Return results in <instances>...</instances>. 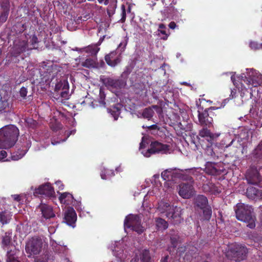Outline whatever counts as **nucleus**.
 I'll return each mask as SVG.
<instances>
[{
  "instance_id": "obj_1",
  "label": "nucleus",
  "mask_w": 262,
  "mask_h": 262,
  "mask_svg": "<svg viewBox=\"0 0 262 262\" xmlns=\"http://www.w3.org/2000/svg\"><path fill=\"white\" fill-rule=\"evenodd\" d=\"M225 103L223 102L219 107L211 106L204 109L201 105L198 109V119L199 124L203 127L210 128L213 126L214 114H219L220 117L225 116L226 112L223 110Z\"/></svg>"
},
{
  "instance_id": "obj_2",
  "label": "nucleus",
  "mask_w": 262,
  "mask_h": 262,
  "mask_svg": "<svg viewBox=\"0 0 262 262\" xmlns=\"http://www.w3.org/2000/svg\"><path fill=\"white\" fill-rule=\"evenodd\" d=\"M235 216L241 222L247 224L250 229H254L256 226V216L252 206L244 203H237L234 207Z\"/></svg>"
},
{
  "instance_id": "obj_3",
  "label": "nucleus",
  "mask_w": 262,
  "mask_h": 262,
  "mask_svg": "<svg viewBox=\"0 0 262 262\" xmlns=\"http://www.w3.org/2000/svg\"><path fill=\"white\" fill-rule=\"evenodd\" d=\"M19 129L14 125L0 129V148H8L14 145L18 139Z\"/></svg>"
},
{
  "instance_id": "obj_4",
  "label": "nucleus",
  "mask_w": 262,
  "mask_h": 262,
  "mask_svg": "<svg viewBox=\"0 0 262 262\" xmlns=\"http://www.w3.org/2000/svg\"><path fill=\"white\" fill-rule=\"evenodd\" d=\"M157 210L161 213H166V216L170 220L173 224L181 223L182 220L181 208L170 204L164 201H161L158 203Z\"/></svg>"
},
{
  "instance_id": "obj_5",
  "label": "nucleus",
  "mask_w": 262,
  "mask_h": 262,
  "mask_svg": "<svg viewBox=\"0 0 262 262\" xmlns=\"http://www.w3.org/2000/svg\"><path fill=\"white\" fill-rule=\"evenodd\" d=\"M42 247L43 241L40 237H32L26 243L25 251L27 256L31 258L39 254L42 250Z\"/></svg>"
},
{
  "instance_id": "obj_6",
  "label": "nucleus",
  "mask_w": 262,
  "mask_h": 262,
  "mask_svg": "<svg viewBox=\"0 0 262 262\" xmlns=\"http://www.w3.org/2000/svg\"><path fill=\"white\" fill-rule=\"evenodd\" d=\"M248 252L245 246L234 244L229 248L226 256L235 261H241L246 258Z\"/></svg>"
},
{
  "instance_id": "obj_7",
  "label": "nucleus",
  "mask_w": 262,
  "mask_h": 262,
  "mask_svg": "<svg viewBox=\"0 0 262 262\" xmlns=\"http://www.w3.org/2000/svg\"><path fill=\"white\" fill-rule=\"evenodd\" d=\"M124 228L131 229L132 230L141 234L144 232L145 228L141 225V219L138 214H129L126 216L124 221Z\"/></svg>"
},
{
  "instance_id": "obj_8",
  "label": "nucleus",
  "mask_w": 262,
  "mask_h": 262,
  "mask_svg": "<svg viewBox=\"0 0 262 262\" xmlns=\"http://www.w3.org/2000/svg\"><path fill=\"white\" fill-rule=\"evenodd\" d=\"M243 81L249 86L250 98H252L255 93V89L253 90L252 88H257L262 83V75L255 71L248 74Z\"/></svg>"
},
{
  "instance_id": "obj_9",
  "label": "nucleus",
  "mask_w": 262,
  "mask_h": 262,
  "mask_svg": "<svg viewBox=\"0 0 262 262\" xmlns=\"http://www.w3.org/2000/svg\"><path fill=\"white\" fill-rule=\"evenodd\" d=\"M195 146L198 150L203 149L205 153L213 160H216L219 158V154L216 152V149L217 147H213L212 142L205 141L204 139H201L198 137V143L195 144Z\"/></svg>"
},
{
  "instance_id": "obj_10",
  "label": "nucleus",
  "mask_w": 262,
  "mask_h": 262,
  "mask_svg": "<svg viewBox=\"0 0 262 262\" xmlns=\"http://www.w3.org/2000/svg\"><path fill=\"white\" fill-rule=\"evenodd\" d=\"M169 145L163 144L158 141L152 142L150 148L144 154V156L149 157L151 155L155 154H166L169 152Z\"/></svg>"
},
{
  "instance_id": "obj_11",
  "label": "nucleus",
  "mask_w": 262,
  "mask_h": 262,
  "mask_svg": "<svg viewBox=\"0 0 262 262\" xmlns=\"http://www.w3.org/2000/svg\"><path fill=\"white\" fill-rule=\"evenodd\" d=\"M102 83L106 87L120 89L123 88L126 82L121 79H114L109 77L103 76L100 78Z\"/></svg>"
},
{
  "instance_id": "obj_12",
  "label": "nucleus",
  "mask_w": 262,
  "mask_h": 262,
  "mask_svg": "<svg viewBox=\"0 0 262 262\" xmlns=\"http://www.w3.org/2000/svg\"><path fill=\"white\" fill-rule=\"evenodd\" d=\"M194 193V188L192 184L182 183L179 185V194L184 199H189Z\"/></svg>"
},
{
  "instance_id": "obj_13",
  "label": "nucleus",
  "mask_w": 262,
  "mask_h": 262,
  "mask_svg": "<svg viewBox=\"0 0 262 262\" xmlns=\"http://www.w3.org/2000/svg\"><path fill=\"white\" fill-rule=\"evenodd\" d=\"M34 194L35 195L41 194L48 197H53L55 195L54 189L50 183H47L36 188L34 191Z\"/></svg>"
},
{
  "instance_id": "obj_14",
  "label": "nucleus",
  "mask_w": 262,
  "mask_h": 262,
  "mask_svg": "<svg viewBox=\"0 0 262 262\" xmlns=\"http://www.w3.org/2000/svg\"><path fill=\"white\" fill-rule=\"evenodd\" d=\"M54 91L59 94L62 98L66 99L68 96L69 85L67 80H60L55 86Z\"/></svg>"
},
{
  "instance_id": "obj_15",
  "label": "nucleus",
  "mask_w": 262,
  "mask_h": 262,
  "mask_svg": "<svg viewBox=\"0 0 262 262\" xmlns=\"http://www.w3.org/2000/svg\"><path fill=\"white\" fill-rule=\"evenodd\" d=\"M105 60L108 66L115 67L121 62V54L117 50L113 51L105 56Z\"/></svg>"
},
{
  "instance_id": "obj_16",
  "label": "nucleus",
  "mask_w": 262,
  "mask_h": 262,
  "mask_svg": "<svg viewBox=\"0 0 262 262\" xmlns=\"http://www.w3.org/2000/svg\"><path fill=\"white\" fill-rule=\"evenodd\" d=\"M150 262V253L148 249L139 250L136 253L134 258L131 259L130 262Z\"/></svg>"
},
{
  "instance_id": "obj_17",
  "label": "nucleus",
  "mask_w": 262,
  "mask_h": 262,
  "mask_svg": "<svg viewBox=\"0 0 262 262\" xmlns=\"http://www.w3.org/2000/svg\"><path fill=\"white\" fill-rule=\"evenodd\" d=\"M246 179L249 184L257 185L261 181L259 172L256 169L248 170L246 174Z\"/></svg>"
},
{
  "instance_id": "obj_18",
  "label": "nucleus",
  "mask_w": 262,
  "mask_h": 262,
  "mask_svg": "<svg viewBox=\"0 0 262 262\" xmlns=\"http://www.w3.org/2000/svg\"><path fill=\"white\" fill-rule=\"evenodd\" d=\"M246 195L250 200L255 201L262 200V190L253 187L249 186L247 188Z\"/></svg>"
},
{
  "instance_id": "obj_19",
  "label": "nucleus",
  "mask_w": 262,
  "mask_h": 262,
  "mask_svg": "<svg viewBox=\"0 0 262 262\" xmlns=\"http://www.w3.org/2000/svg\"><path fill=\"white\" fill-rule=\"evenodd\" d=\"M64 222L72 227H75L77 220V214L73 208H70L66 211L64 215Z\"/></svg>"
},
{
  "instance_id": "obj_20",
  "label": "nucleus",
  "mask_w": 262,
  "mask_h": 262,
  "mask_svg": "<svg viewBox=\"0 0 262 262\" xmlns=\"http://www.w3.org/2000/svg\"><path fill=\"white\" fill-rule=\"evenodd\" d=\"M38 208L41 212L42 217L46 220L50 219L55 216V214L53 212V208L47 204L40 203Z\"/></svg>"
},
{
  "instance_id": "obj_21",
  "label": "nucleus",
  "mask_w": 262,
  "mask_h": 262,
  "mask_svg": "<svg viewBox=\"0 0 262 262\" xmlns=\"http://www.w3.org/2000/svg\"><path fill=\"white\" fill-rule=\"evenodd\" d=\"M208 128L203 127V128L200 130L199 135L197 136L198 140L199 137L201 139H204L205 141L212 142L215 138L218 137V135L212 133ZM197 143H198V141L196 144Z\"/></svg>"
},
{
  "instance_id": "obj_22",
  "label": "nucleus",
  "mask_w": 262,
  "mask_h": 262,
  "mask_svg": "<svg viewBox=\"0 0 262 262\" xmlns=\"http://www.w3.org/2000/svg\"><path fill=\"white\" fill-rule=\"evenodd\" d=\"M44 69L43 71L41 70V75L43 76V78L45 79L46 82H52L55 75L57 74V72L56 71H53V66L51 67L48 66V69H47V71L45 70V68L43 67Z\"/></svg>"
},
{
  "instance_id": "obj_23",
  "label": "nucleus",
  "mask_w": 262,
  "mask_h": 262,
  "mask_svg": "<svg viewBox=\"0 0 262 262\" xmlns=\"http://www.w3.org/2000/svg\"><path fill=\"white\" fill-rule=\"evenodd\" d=\"M208 201L207 197L203 195H198L194 198L195 205L200 209L208 206Z\"/></svg>"
},
{
  "instance_id": "obj_24",
  "label": "nucleus",
  "mask_w": 262,
  "mask_h": 262,
  "mask_svg": "<svg viewBox=\"0 0 262 262\" xmlns=\"http://www.w3.org/2000/svg\"><path fill=\"white\" fill-rule=\"evenodd\" d=\"M205 169L206 172L210 175H220L222 172L221 170L216 167L214 163L211 162H208L206 164Z\"/></svg>"
},
{
  "instance_id": "obj_25",
  "label": "nucleus",
  "mask_w": 262,
  "mask_h": 262,
  "mask_svg": "<svg viewBox=\"0 0 262 262\" xmlns=\"http://www.w3.org/2000/svg\"><path fill=\"white\" fill-rule=\"evenodd\" d=\"M122 105L120 103H116L110 108H107V111L114 117L115 120H117L120 114Z\"/></svg>"
},
{
  "instance_id": "obj_26",
  "label": "nucleus",
  "mask_w": 262,
  "mask_h": 262,
  "mask_svg": "<svg viewBox=\"0 0 262 262\" xmlns=\"http://www.w3.org/2000/svg\"><path fill=\"white\" fill-rule=\"evenodd\" d=\"M57 192L60 194L59 200L61 203L69 205L73 202L74 197L72 194L67 192L59 193L58 191Z\"/></svg>"
},
{
  "instance_id": "obj_27",
  "label": "nucleus",
  "mask_w": 262,
  "mask_h": 262,
  "mask_svg": "<svg viewBox=\"0 0 262 262\" xmlns=\"http://www.w3.org/2000/svg\"><path fill=\"white\" fill-rule=\"evenodd\" d=\"M12 213L7 210L0 212V222L3 225L8 224L12 219Z\"/></svg>"
},
{
  "instance_id": "obj_28",
  "label": "nucleus",
  "mask_w": 262,
  "mask_h": 262,
  "mask_svg": "<svg viewBox=\"0 0 262 262\" xmlns=\"http://www.w3.org/2000/svg\"><path fill=\"white\" fill-rule=\"evenodd\" d=\"M12 232L8 231L2 236V245L3 248L9 246L11 244Z\"/></svg>"
},
{
  "instance_id": "obj_29",
  "label": "nucleus",
  "mask_w": 262,
  "mask_h": 262,
  "mask_svg": "<svg viewBox=\"0 0 262 262\" xmlns=\"http://www.w3.org/2000/svg\"><path fill=\"white\" fill-rule=\"evenodd\" d=\"M82 50L85 53L92 56H96L100 50V48L97 47V45L93 44L83 48Z\"/></svg>"
},
{
  "instance_id": "obj_30",
  "label": "nucleus",
  "mask_w": 262,
  "mask_h": 262,
  "mask_svg": "<svg viewBox=\"0 0 262 262\" xmlns=\"http://www.w3.org/2000/svg\"><path fill=\"white\" fill-rule=\"evenodd\" d=\"M156 225L157 229L160 230H165L168 227V223L164 219L158 217L155 219Z\"/></svg>"
},
{
  "instance_id": "obj_31",
  "label": "nucleus",
  "mask_w": 262,
  "mask_h": 262,
  "mask_svg": "<svg viewBox=\"0 0 262 262\" xmlns=\"http://www.w3.org/2000/svg\"><path fill=\"white\" fill-rule=\"evenodd\" d=\"M203 187L206 191H208L212 194H219L221 192V191L219 190L215 184L212 183L204 185Z\"/></svg>"
},
{
  "instance_id": "obj_32",
  "label": "nucleus",
  "mask_w": 262,
  "mask_h": 262,
  "mask_svg": "<svg viewBox=\"0 0 262 262\" xmlns=\"http://www.w3.org/2000/svg\"><path fill=\"white\" fill-rule=\"evenodd\" d=\"M27 151V149H18L17 151L11 153V158L13 160H18L24 156Z\"/></svg>"
},
{
  "instance_id": "obj_33",
  "label": "nucleus",
  "mask_w": 262,
  "mask_h": 262,
  "mask_svg": "<svg viewBox=\"0 0 262 262\" xmlns=\"http://www.w3.org/2000/svg\"><path fill=\"white\" fill-rule=\"evenodd\" d=\"M154 114V112L151 107L145 108L142 114V115L144 118L150 120Z\"/></svg>"
},
{
  "instance_id": "obj_34",
  "label": "nucleus",
  "mask_w": 262,
  "mask_h": 262,
  "mask_svg": "<svg viewBox=\"0 0 262 262\" xmlns=\"http://www.w3.org/2000/svg\"><path fill=\"white\" fill-rule=\"evenodd\" d=\"M187 171H182V173H178L177 177L184 181H186L189 183H193V179L192 177L189 174L187 173Z\"/></svg>"
},
{
  "instance_id": "obj_35",
  "label": "nucleus",
  "mask_w": 262,
  "mask_h": 262,
  "mask_svg": "<svg viewBox=\"0 0 262 262\" xmlns=\"http://www.w3.org/2000/svg\"><path fill=\"white\" fill-rule=\"evenodd\" d=\"M82 66L87 68H95L96 65V61L91 58H87L81 62Z\"/></svg>"
},
{
  "instance_id": "obj_36",
  "label": "nucleus",
  "mask_w": 262,
  "mask_h": 262,
  "mask_svg": "<svg viewBox=\"0 0 262 262\" xmlns=\"http://www.w3.org/2000/svg\"><path fill=\"white\" fill-rule=\"evenodd\" d=\"M203 210V216L205 220H209L212 215V209L210 206L208 205L204 208H202Z\"/></svg>"
},
{
  "instance_id": "obj_37",
  "label": "nucleus",
  "mask_w": 262,
  "mask_h": 262,
  "mask_svg": "<svg viewBox=\"0 0 262 262\" xmlns=\"http://www.w3.org/2000/svg\"><path fill=\"white\" fill-rule=\"evenodd\" d=\"M164 12L170 16H174L177 14L178 10L174 6L169 5L165 8Z\"/></svg>"
},
{
  "instance_id": "obj_38",
  "label": "nucleus",
  "mask_w": 262,
  "mask_h": 262,
  "mask_svg": "<svg viewBox=\"0 0 262 262\" xmlns=\"http://www.w3.org/2000/svg\"><path fill=\"white\" fill-rule=\"evenodd\" d=\"M179 238L180 236L178 233H174L170 235V243L173 248H176L177 247Z\"/></svg>"
},
{
  "instance_id": "obj_39",
  "label": "nucleus",
  "mask_w": 262,
  "mask_h": 262,
  "mask_svg": "<svg viewBox=\"0 0 262 262\" xmlns=\"http://www.w3.org/2000/svg\"><path fill=\"white\" fill-rule=\"evenodd\" d=\"M105 94L102 89H100L99 90V95L98 98V102L99 104L104 107H106V102L105 101Z\"/></svg>"
},
{
  "instance_id": "obj_40",
  "label": "nucleus",
  "mask_w": 262,
  "mask_h": 262,
  "mask_svg": "<svg viewBox=\"0 0 262 262\" xmlns=\"http://www.w3.org/2000/svg\"><path fill=\"white\" fill-rule=\"evenodd\" d=\"M117 7V3L116 2H112L110 4L107 8V13L109 17H111L113 15L116 11V9Z\"/></svg>"
},
{
  "instance_id": "obj_41",
  "label": "nucleus",
  "mask_w": 262,
  "mask_h": 262,
  "mask_svg": "<svg viewBox=\"0 0 262 262\" xmlns=\"http://www.w3.org/2000/svg\"><path fill=\"white\" fill-rule=\"evenodd\" d=\"M173 173L171 170H165L161 173V177L164 180L170 181Z\"/></svg>"
},
{
  "instance_id": "obj_42",
  "label": "nucleus",
  "mask_w": 262,
  "mask_h": 262,
  "mask_svg": "<svg viewBox=\"0 0 262 262\" xmlns=\"http://www.w3.org/2000/svg\"><path fill=\"white\" fill-rule=\"evenodd\" d=\"M127 40L128 38L126 37H124L123 40L121 41L118 46V52L121 53V54L125 50L127 44Z\"/></svg>"
},
{
  "instance_id": "obj_43",
  "label": "nucleus",
  "mask_w": 262,
  "mask_h": 262,
  "mask_svg": "<svg viewBox=\"0 0 262 262\" xmlns=\"http://www.w3.org/2000/svg\"><path fill=\"white\" fill-rule=\"evenodd\" d=\"M26 49V46L25 45H16L14 48V52L15 54L17 55H19L21 53L25 52Z\"/></svg>"
},
{
  "instance_id": "obj_44",
  "label": "nucleus",
  "mask_w": 262,
  "mask_h": 262,
  "mask_svg": "<svg viewBox=\"0 0 262 262\" xmlns=\"http://www.w3.org/2000/svg\"><path fill=\"white\" fill-rule=\"evenodd\" d=\"M26 122L28 127L32 129L35 128L37 126V122L32 118H28Z\"/></svg>"
},
{
  "instance_id": "obj_45",
  "label": "nucleus",
  "mask_w": 262,
  "mask_h": 262,
  "mask_svg": "<svg viewBox=\"0 0 262 262\" xmlns=\"http://www.w3.org/2000/svg\"><path fill=\"white\" fill-rule=\"evenodd\" d=\"M121 18L120 19V21L123 23L125 21L126 17V6L124 4H122L121 5Z\"/></svg>"
},
{
  "instance_id": "obj_46",
  "label": "nucleus",
  "mask_w": 262,
  "mask_h": 262,
  "mask_svg": "<svg viewBox=\"0 0 262 262\" xmlns=\"http://www.w3.org/2000/svg\"><path fill=\"white\" fill-rule=\"evenodd\" d=\"M28 93L27 89L25 87H21L19 91L20 96L23 98L25 99Z\"/></svg>"
},
{
  "instance_id": "obj_47",
  "label": "nucleus",
  "mask_w": 262,
  "mask_h": 262,
  "mask_svg": "<svg viewBox=\"0 0 262 262\" xmlns=\"http://www.w3.org/2000/svg\"><path fill=\"white\" fill-rule=\"evenodd\" d=\"M193 257L195 258L196 256L195 255V253H193V255H192V253H190V251L187 252L184 257V259H186L187 260H189L190 261H191V259Z\"/></svg>"
},
{
  "instance_id": "obj_48",
  "label": "nucleus",
  "mask_w": 262,
  "mask_h": 262,
  "mask_svg": "<svg viewBox=\"0 0 262 262\" xmlns=\"http://www.w3.org/2000/svg\"><path fill=\"white\" fill-rule=\"evenodd\" d=\"M249 46L251 49L254 50L259 49V43H257V42L251 41Z\"/></svg>"
},
{
  "instance_id": "obj_49",
  "label": "nucleus",
  "mask_w": 262,
  "mask_h": 262,
  "mask_svg": "<svg viewBox=\"0 0 262 262\" xmlns=\"http://www.w3.org/2000/svg\"><path fill=\"white\" fill-rule=\"evenodd\" d=\"M8 12H2L0 15V21L3 23L5 22L8 18Z\"/></svg>"
},
{
  "instance_id": "obj_50",
  "label": "nucleus",
  "mask_w": 262,
  "mask_h": 262,
  "mask_svg": "<svg viewBox=\"0 0 262 262\" xmlns=\"http://www.w3.org/2000/svg\"><path fill=\"white\" fill-rule=\"evenodd\" d=\"M88 19V15H85L83 16H78L75 21L77 24H80L82 23L83 21H86Z\"/></svg>"
},
{
  "instance_id": "obj_51",
  "label": "nucleus",
  "mask_w": 262,
  "mask_h": 262,
  "mask_svg": "<svg viewBox=\"0 0 262 262\" xmlns=\"http://www.w3.org/2000/svg\"><path fill=\"white\" fill-rule=\"evenodd\" d=\"M110 171L108 169H104L101 172L100 176L102 179L106 180L107 179L106 174H108Z\"/></svg>"
},
{
  "instance_id": "obj_52",
  "label": "nucleus",
  "mask_w": 262,
  "mask_h": 262,
  "mask_svg": "<svg viewBox=\"0 0 262 262\" xmlns=\"http://www.w3.org/2000/svg\"><path fill=\"white\" fill-rule=\"evenodd\" d=\"M30 42L31 45L33 46V47L35 48V45L38 42V38L37 36L33 35L31 38Z\"/></svg>"
},
{
  "instance_id": "obj_53",
  "label": "nucleus",
  "mask_w": 262,
  "mask_h": 262,
  "mask_svg": "<svg viewBox=\"0 0 262 262\" xmlns=\"http://www.w3.org/2000/svg\"><path fill=\"white\" fill-rule=\"evenodd\" d=\"M158 32L164 35V36L161 38V39L165 40L167 39L168 35L166 33L165 30L158 29Z\"/></svg>"
},
{
  "instance_id": "obj_54",
  "label": "nucleus",
  "mask_w": 262,
  "mask_h": 262,
  "mask_svg": "<svg viewBox=\"0 0 262 262\" xmlns=\"http://www.w3.org/2000/svg\"><path fill=\"white\" fill-rule=\"evenodd\" d=\"M256 154L262 155V141L255 149Z\"/></svg>"
},
{
  "instance_id": "obj_55",
  "label": "nucleus",
  "mask_w": 262,
  "mask_h": 262,
  "mask_svg": "<svg viewBox=\"0 0 262 262\" xmlns=\"http://www.w3.org/2000/svg\"><path fill=\"white\" fill-rule=\"evenodd\" d=\"M7 153L5 150H1L0 151V160H4L7 157Z\"/></svg>"
},
{
  "instance_id": "obj_56",
  "label": "nucleus",
  "mask_w": 262,
  "mask_h": 262,
  "mask_svg": "<svg viewBox=\"0 0 262 262\" xmlns=\"http://www.w3.org/2000/svg\"><path fill=\"white\" fill-rule=\"evenodd\" d=\"M55 184L58 187L59 190H62L64 188V185L60 181L56 182Z\"/></svg>"
},
{
  "instance_id": "obj_57",
  "label": "nucleus",
  "mask_w": 262,
  "mask_h": 262,
  "mask_svg": "<svg viewBox=\"0 0 262 262\" xmlns=\"http://www.w3.org/2000/svg\"><path fill=\"white\" fill-rule=\"evenodd\" d=\"M143 128H147L149 129H159V127L157 124H152L149 126H143Z\"/></svg>"
},
{
  "instance_id": "obj_58",
  "label": "nucleus",
  "mask_w": 262,
  "mask_h": 262,
  "mask_svg": "<svg viewBox=\"0 0 262 262\" xmlns=\"http://www.w3.org/2000/svg\"><path fill=\"white\" fill-rule=\"evenodd\" d=\"M236 94V91L235 89H231L230 90V98L233 99L234 97H235V95Z\"/></svg>"
},
{
  "instance_id": "obj_59",
  "label": "nucleus",
  "mask_w": 262,
  "mask_h": 262,
  "mask_svg": "<svg viewBox=\"0 0 262 262\" xmlns=\"http://www.w3.org/2000/svg\"><path fill=\"white\" fill-rule=\"evenodd\" d=\"M7 104L8 105L7 102H2L0 103V112H2V111H5L6 108V106H4V105Z\"/></svg>"
},
{
  "instance_id": "obj_60",
  "label": "nucleus",
  "mask_w": 262,
  "mask_h": 262,
  "mask_svg": "<svg viewBox=\"0 0 262 262\" xmlns=\"http://www.w3.org/2000/svg\"><path fill=\"white\" fill-rule=\"evenodd\" d=\"M126 7H127V9H126V12L127 11V13H130L131 10H132V5L128 3H126Z\"/></svg>"
},
{
  "instance_id": "obj_61",
  "label": "nucleus",
  "mask_w": 262,
  "mask_h": 262,
  "mask_svg": "<svg viewBox=\"0 0 262 262\" xmlns=\"http://www.w3.org/2000/svg\"><path fill=\"white\" fill-rule=\"evenodd\" d=\"M169 27L171 29H174L176 28L177 25L174 21H171L169 25Z\"/></svg>"
},
{
  "instance_id": "obj_62",
  "label": "nucleus",
  "mask_w": 262,
  "mask_h": 262,
  "mask_svg": "<svg viewBox=\"0 0 262 262\" xmlns=\"http://www.w3.org/2000/svg\"><path fill=\"white\" fill-rule=\"evenodd\" d=\"M12 196L14 200L17 202H20L21 200V197L18 194H14Z\"/></svg>"
},
{
  "instance_id": "obj_63",
  "label": "nucleus",
  "mask_w": 262,
  "mask_h": 262,
  "mask_svg": "<svg viewBox=\"0 0 262 262\" xmlns=\"http://www.w3.org/2000/svg\"><path fill=\"white\" fill-rule=\"evenodd\" d=\"M231 81H232L233 84L235 86H238V84L237 83V82H236V80H235V76L234 75H232L231 76Z\"/></svg>"
},
{
  "instance_id": "obj_64",
  "label": "nucleus",
  "mask_w": 262,
  "mask_h": 262,
  "mask_svg": "<svg viewBox=\"0 0 262 262\" xmlns=\"http://www.w3.org/2000/svg\"><path fill=\"white\" fill-rule=\"evenodd\" d=\"M51 128L53 131H57L60 127L58 125H55L51 126Z\"/></svg>"
}]
</instances>
